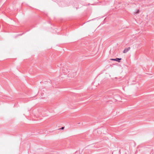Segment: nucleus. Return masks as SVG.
Segmentation results:
<instances>
[{
  "instance_id": "nucleus-1",
  "label": "nucleus",
  "mask_w": 154,
  "mask_h": 154,
  "mask_svg": "<svg viewBox=\"0 0 154 154\" xmlns=\"http://www.w3.org/2000/svg\"><path fill=\"white\" fill-rule=\"evenodd\" d=\"M63 72L69 78H74L76 75V72L70 67H67L64 68L63 69Z\"/></svg>"
},
{
  "instance_id": "nucleus-2",
  "label": "nucleus",
  "mask_w": 154,
  "mask_h": 154,
  "mask_svg": "<svg viewBox=\"0 0 154 154\" xmlns=\"http://www.w3.org/2000/svg\"><path fill=\"white\" fill-rule=\"evenodd\" d=\"M110 60H112L116 61L118 62H120V60H121V59L116 58V59H111Z\"/></svg>"
},
{
  "instance_id": "nucleus-3",
  "label": "nucleus",
  "mask_w": 154,
  "mask_h": 154,
  "mask_svg": "<svg viewBox=\"0 0 154 154\" xmlns=\"http://www.w3.org/2000/svg\"><path fill=\"white\" fill-rule=\"evenodd\" d=\"M130 47H128V48H126L123 51L124 53H125L128 52L130 49Z\"/></svg>"
},
{
  "instance_id": "nucleus-4",
  "label": "nucleus",
  "mask_w": 154,
  "mask_h": 154,
  "mask_svg": "<svg viewBox=\"0 0 154 154\" xmlns=\"http://www.w3.org/2000/svg\"><path fill=\"white\" fill-rule=\"evenodd\" d=\"M64 128V127H62L61 128V129H62V130H63Z\"/></svg>"
},
{
  "instance_id": "nucleus-5",
  "label": "nucleus",
  "mask_w": 154,
  "mask_h": 154,
  "mask_svg": "<svg viewBox=\"0 0 154 154\" xmlns=\"http://www.w3.org/2000/svg\"><path fill=\"white\" fill-rule=\"evenodd\" d=\"M138 12H139V10L138 11H137V13Z\"/></svg>"
}]
</instances>
